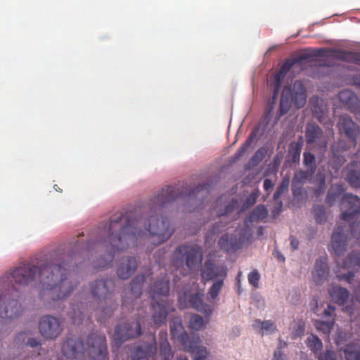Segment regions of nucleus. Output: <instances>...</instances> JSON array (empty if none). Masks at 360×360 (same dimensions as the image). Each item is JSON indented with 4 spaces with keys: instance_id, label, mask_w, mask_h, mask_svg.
I'll use <instances>...</instances> for the list:
<instances>
[{
    "instance_id": "dca6fc26",
    "label": "nucleus",
    "mask_w": 360,
    "mask_h": 360,
    "mask_svg": "<svg viewBox=\"0 0 360 360\" xmlns=\"http://www.w3.org/2000/svg\"><path fill=\"white\" fill-rule=\"evenodd\" d=\"M150 338V342H144L131 350V360H142L155 354L157 352L155 337L153 334H151Z\"/></svg>"
},
{
    "instance_id": "0e129e2a",
    "label": "nucleus",
    "mask_w": 360,
    "mask_h": 360,
    "mask_svg": "<svg viewBox=\"0 0 360 360\" xmlns=\"http://www.w3.org/2000/svg\"><path fill=\"white\" fill-rule=\"evenodd\" d=\"M290 245L292 248V249L293 250H297L298 248V246H299V241H298V240L295 237H294V236H290Z\"/></svg>"
},
{
    "instance_id": "37998d69",
    "label": "nucleus",
    "mask_w": 360,
    "mask_h": 360,
    "mask_svg": "<svg viewBox=\"0 0 360 360\" xmlns=\"http://www.w3.org/2000/svg\"><path fill=\"white\" fill-rule=\"evenodd\" d=\"M315 327L318 330L323 332L324 334H329L334 326V320L331 321H316Z\"/></svg>"
},
{
    "instance_id": "a19ab883",
    "label": "nucleus",
    "mask_w": 360,
    "mask_h": 360,
    "mask_svg": "<svg viewBox=\"0 0 360 360\" xmlns=\"http://www.w3.org/2000/svg\"><path fill=\"white\" fill-rule=\"evenodd\" d=\"M307 347L314 353L316 354L322 348L321 340L314 335H309L307 339Z\"/></svg>"
},
{
    "instance_id": "4be33fe9",
    "label": "nucleus",
    "mask_w": 360,
    "mask_h": 360,
    "mask_svg": "<svg viewBox=\"0 0 360 360\" xmlns=\"http://www.w3.org/2000/svg\"><path fill=\"white\" fill-rule=\"evenodd\" d=\"M313 115L321 122H323L327 115L328 109L323 101L318 96L313 97L310 101Z\"/></svg>"
},
{
    "instance_id": "393cba45",
    "label": "nucleus",
    "mask_w": 360,
    "mask_h": 360,
    "mask_svg": "<svg viewBox=\"0 0 360 360\" xmlns=\"http://www.w3.org/2000/svg\"><path fill=\"white\" fill-rule=\"evenodd\" d=\"M329 293L332 300L340 305L345 304L349 295V291L340 286L332 287L329 290Z\"/></svg>"
},
{
    "instance_id": "a18cd8bd",
    "label": "nucleus",
    "mask_w": 360,
    "mask_h": 360,
    "mask_svg": "<svg viewBox=\"0 0 360 360\" xmlns=\"http://www.w3.org/2000/svg\"><path fill=\"white\" fill-rule=\"evenodd\" d=\"M303 158L304 165L311 171H314L316 169V159L314 155L310 152H304Z\"/></svg>"
},
{
    "instance_id": "473e14b6",
    "label": "nucleus",
    "mask_w": 360,
    "mask_h": 360,
    "mask_svg": "<svg viewBox=\"0 0 360 360\" xmlns=\"http://www.w3.org/2000/svg\"><path fill=\"white\" fill-rule=\"evenodd\" d=\"M302 148V143L300 141L292 142L288 148V153L292 162H299Z\"/></svg>"
},
{
    "instance_id": "c85d7f7f",
    "label": "nucleus",
    "mask_w": 360,
    "mask_h": 360,
    "mask_svg": "<svg viewBox=\"0 0 360 360\" xmlns=\"http://www.w3.org/2000/svg\"><path fill=\"white\" fill-rule=\"evenodd\" d=\"M68 316L74 324H79L84 319L83 303L72 304L71 311H68Z\"/></svg>"
},
{
    "instance_id": "3c124183",
    "label": "nucleus",
    "mask_w": 360,
    "mask_h": 360,
    "mask_svg": "<svg viewBox=\"0 0 360 360\" xmlns=\"http://www.w3.org/2000/svg\"><path fill=\"white\" fill-rule=\"evenodd\" d=\"M260 279V274L257 269H254L248 274V282L255 288L259 286V281Z\"/></svg>"
},
{
    "instance_id": "a211bd4d",
    "label": "nucleus",
    "mask_w": 360,
    "mask_h": 360,
    "mask_svg": "<svg viewBox=\"0 0 360 360\" xmlns=\"http://www.w3.org/2000/svg\"><path fill=\"white\" fill-rule=\"evenodd\" d=\"M137 266L138 262L135 257H127L124 258L117 267V276L121 279H128L134 274Z\"/></svg>"
},
{
    "instance_id": "423d86ee",
    "label": "nucleus",
    "mask_w": 360,
    "mask_h": 360,
    "mask_svg": "<svg viewBox=\"0 0 360 360\" xmlns=\"http://www.w3.org/2000/svg\"><path fill=\"white\" fill-rule=\"evenodd\" d=\"M202 259V249L195 244L179 245L172 255V262L175 266H183L185 264L189 270L201 264Z\"/></svg>"
},
{
    "instance_id": "e433bc0d",
    "label": "nucleus",
    "mask_w": 360,
    "mask_h": 360,
    "mask_svg": "<svg viewBox=\"0 0 360 360\" xmlns=\"http://www.w3.org/2000/svg\"><path fill=\"white\" fill-rule=\"evenodd\" d=\"M339 58L345 62L352 63L360 65V53L344 51L340 52Z\"/></svg>"
},
{
    "instance_id": "c9c22d12",
    "label": "nucleus",
    "mask_w": 360,
    "mask_h": 360,
    "mask_svg": "<svg viewBox=\"0 0 360 360\" xmlns=\"http://www.w3.org/2000/svg\"><path fill=\"white\" fill-rule=\"evenodd\" d=\"M32 335L30 330L21 331L17 334L13 340V344L21 349H25L27 339Z\"/></svg>"
},
{
    "instance_id": "2eb2a0df",
    "label": "nucleus",
    "mask_w": 360,
    "mask_h": 360,
    "mask_svg": "<svg viewBox=\"0 0 360 360\" xmlns=\"http://www.w3.org/2000/svg\"><path fill=\"white\" fill-rule=\"evenodd\" d=\"M201 278L203 282L216 281L219 278H226L227 276V268L223 265L216 264L212 260L205 261L201 269Z\"/></svg>"
},
{
    "instance_id": "864d4df0",
    "label": "nucleus",
    "mask_w": 360,
    "mask_h": 360,
    "mask_svg": "<svg viewBox=\"0 0 360 360\" xmlns=\"http://www.w3.org/2000/svg\"><path fill=\"white\" fill-rule=\"evenodd\" d=\"M309 176V173L307 171H298L295 174L293 180H292V184H295V182L297 183H303L304 182Z\"/></svg>"
},
{
    "instance_id": "4d7b16f0",
    "label": "nucleus",
    "mask_w": 360,
    "mask_h": 360,
    "mask_svg": "<svg viewBox=\"0 0 360 360\" xmlns=\"http://www.w3.org/2000/svg\"><path fill=\"white\" fill-rule=\"evenodd\" d=\"M264 157V152L263 149L258 150L251 159L253 162H259L262 160Z\"/></svg>"
},
{
    "instance_id": "69168bd1",
    "label": "nucleus",
    "mask_w": 360,
    "mask_h": 360,
    "mask_svg": "<svg viewBox=\"0 0 360 360\" xmlns=\"http://www.w3.org/2000/svg\"><path fill=\"white\" fill-rule=\"evenodd\" d=\"M129 304V301L127 298H124L122 301V307H128V305Z\"/></svg>"
},
{
    "instance_id": "f257e3e1",
    "label": "nucleus",
    "mask_w": 360,
    "mask_h": 360,
    "mask_svg": "<svg viewBox=\"0 0 360 360\" xmlns=\"http://www.w3.org/2000/svg\"><path fill=\"white\" fill-rule=\"evenodd\" d=\"M210 185L205 184L190 190L187 193L179 187L167 186L162 188L149 202V214L143 222V218H135L132 212L120 213L112 216L108 226L107 240H96L94 245L105 243L110 246L106 258H100L94 265L95 268H106L112 266L115 252L127 249L130 245H137L139 238H143L146 232L150 233L148 242L158 245L169 239L174 231L169 229V222L161 214L162 207L178 199L188 197V200L196 205L203 202L208 193ZM94 249L93 244L88 245V252Z\"/></svg>"
},
{
    "instance_id": "6e6552de",
    "label": "nucleus",
    "mask_w": 360,
    "mask_h": 360,
    "mask_svg": "<svg viewBox=\"0 0 360 360\" xmlns=\"http://www.w3.org/2000/svg\"><path fill=\"white\" fill-rule=\"evenodd\" d=\"M86 349L82 339L77 337L67 338L61 345L62 355L58 360L80 359L84 356Z\"/></svg>"
},
{
    "instance_id": "c03bdc74",
    "label": "nucleus",
    "mask_w": 360,
    "mask_h": 360,
    "mask_svg": "<svg viewBox=\"0 0 360 360\" xmlns=\"http://www.w3.org/2000/svg\"><path fill=\"white\" fill-rule=\"evenodd\" d=\"M204 324L203 319L198 314L193 315L189 321V328L195 330H200Z\"/></svg>"
},
{
    "instance_id": "49530a36",
    "label": "nucleus",
    "mask_w": 360,
    "mask_h": 360,
    "mask_svg": "<svg viewBox=\"0 0 360 360\" xmlns=\"http://www.w3.org/2000/svg\"><path fill=\"white\" fill-rule=\"evenodd\" d=\"M314 214L316 222L322 224L326 221V214L323 206L318 205L315 207Z\"/></svg>"
},
{
    "instance_id": "b1692460",
    "label": "nucleus",
    "mask_w": 360,
    "mask_h": 360,
    "mask_svg": "<svg viewBox=\"0 0 360 360\" xmlns=\"http://www.w3.org/2000/svg\"><path fill=\"white\" fill-rule=\"evenodd\" d=\"M323 136V130L316 124H308L306 127L305 137L307 144L316 143Z\"/></svg>"
},
{
    "instance_id": "9b49d317",
    "label": "nucleus",
    "mask_w": 360,
    "mask_h": 360,
    "mask_svg": "<svg viewBox=\"0 0 360 360\" xmlns=\"http://www.w3.org/2000/svg\"><path fill=\"white\" fill-rule=\"evenodd\" d=\"M38 328L41 336L47 340L56 339L63 330V326L58 319L51 315L41 317Z\"/></svg>"
},
{
    "instance_id": "f3484780",
    "label": "nucleus",
    "mask_w": 360,
    "mask_h": 360,
    "mask_svg": "<svg viewBox=\"0 0 360 360\" xmlns=\"http://www.w3.org/2000/svg\"><path fill=\"white\" fill-rule=\"evenodd\" d=\"M343 226H338L331 237V248L336 255H342L347 245V236Z\"/></svg>"
},
{
    "instance_id": "4c0bfd02",
    "label": "nucleus",
    "mask_w": 360,
    "mask_h": 360,
    "mask_svg": "<svg viewBox=\"0 0 360 360\" xmlns=\"http://www.w3.org/2000/svg\"><path fill=\"white\" fill-rule=\"evenodd\" d=\"M360 266V255L357 252L349 253L344 261V268L356 269Z\"/></svg>"
},
{
    "instance_id": "f704fd0d",
    "label": "nucleus",
    "mask_w": 360,
    "mask_h": 360,
    "mask_svg": "<svg viewBox=\"0 0 360 360\" xmlns=\"http://www.w3.org/2000/svg\"><path fill=\"white\" fill-rule=\"evenodd\" d=\"M284 78L278 74H274L271 79V88L272 90V101L274 102L278 96Z\"/></svg>"
},
{
    "instance_id": "774afa93",
    "label": "nucleus",
    "mask_w": 360,
    "mask_h": 360,
    "mask_svg": "<svg viewBox=\"0 0 360 360\" xmlns=\"http://www.w3.org/2000/svg\"><path fill=\"white\" fill-rule=\"evenodd\" d=\"M356 296L357 300L360 302V285L359 286L357 290L356 291Z\"/></svg>"
},
{
    "instance_id": "6e6d98bb",
    "label": "nucleus",
    "mask_w": 360,
    "mask_h": 360,
    "mask_svg": "<svg viewBox=\"0 0 360 360\" xmlns=\"http://www.w3.org/2000/svg\"><path fill=\"white\" fill-rule=\"evenodd\" d=\"M41 346V342L35 338H32V335L27 339L26 342V345L25 346V349L27 347H30L32 348H37Z\"/></svg>"
},
{
    "instance_id": "0eeeda50",
    "label": "nucleus",
    "mask_w": 360,
    "mask_h": 360,
    "mask_svg": "<svg viewBox=\"0 0 360 360\" xmlns=\"http://www.w3.org/2000/svg\"><path fill=\"white\" fill-rule=\"evenodd\" d=\"M141 335V323L138 319H136L118 324L115 328L112 338L116 347H119L124 342L136 338Z\"/></svg>"
},
{
    "instance_id": "680f3d73",
    "label": "nucleus",
    "mask_w": 360,
    "mask_h": 360,
    "mask_svg": "<svg viewBox=\"0 0 360 360\" xmlns=\"http://www.w3.org/2000/svg\"><path fill=\"white\" fill-rule=\"evenodd\" d=\"M324 190H325V179L321 178L320 179L319 188L316 190L315 193L317 196H319L324 192Z\"/></svg>"
},
{
    "instance_id": "4468645a",
    "label": "nucleus",
    "mask_w": 360,
    "mask_h": 360,
    "mask_svg": "<svg viewBox=\"0 0 360 360\" xmlns=\"http://www.w3.org/2000/svg\"><path fill=\"white\" fill-rule=\"evenodd\" d=\"M337 125L340 134H345L350 140L348 148L355 147L360 134L359 127L347 115L340 116Z\"/></svg>"
},
{
    "instance_id": "052dcab7",
    "label": "nucleus",
    "mask_w": 360,
    "mask_h": 360,
    "mask_svg": "<svg viewBox=\"0 0 360 360\" xmlns=\"http://www.w3.org/2000/svg\"><path fill=\"white\" fill-rule=\"evenodd\" d=\"M335 307L329 304L328 307L324 309L323 314L326 316H333L335 314Z\"/></svg>"
},
{
    "instance_id": "5fc2aeb1",
    "label": "nucleus",
    "mask_w": 360,
    "mask_h": 360,
    "mask_svg": "<svg viewBox=\"0 0 360 360\" xmlns=\"http://www.w3.org/2000/svg\"><path fill=\"white\" fill-rule=\"evenodd\" d=\"M228 240H229L228 235H225L220 238V240L219 241V244L221 249H224L226 251H230L232 249V245H229L228 244Z\"/></svg>"
},
{
    "instance_id": "e2e57ef3",
    "label": "nucleus",
    "mask_w": 360,
    "mask_h": 360,
    "mask_svg": "<svg viewBox=\"0 0 360 360\" xmlns=\"http://www.w3.org/2000/svg\"><path fill=\"white\" fill-rule=\"evenodd\" d=\"M274 187V184L272 182V181L269 179H264V189L266 191V192H269L270 191L272 190Z\"/></svg>"
},
{
    "instance_id": "c756f323",
    "label": "nucleus",
    "mask_w": 360,
    "mask_h": 360,
    "mask_svg": "<svg viewBox=\"0 0 360 360\" xmlns=\"http://www.w3.org/2000/svg\"><path fill=\"white\" fill-rule=\"evenodd\" d=\"M346 148H344L342 151H339V150L335 146L333 147V158L331 160V164L334 168H340L346 162Z\"/></svg>"
},
{
    "instance_id": "bf43d9fd",
    "label": "nucleus",
    "mask_w": 360,
    "mask_h": 360,
    "mask_svg": "<svg viewBox=\"0 0 360 360\" xmlns=\"http://www.w3.org/2000/svg\"><path fill=\"white\" fill-rule=\"evenodd\" d=\"M281 347H282V345L281 343L278 349L274 352L272 360H285V357L283 356V354L281 351Z\"/></svg>"
},
{
    "instance_id": "f03ea898",
    "label": "nucleus",
    "mask_w": 360,
    "mask_h": 360,
    "mask_svg": "<svg viewBox=\"0 0 360 360\" xmlns=\"http://www.w3.org/2000/svg\"><path fill=\"white\" fill-rule=\"evenodd\" d=\"M67 260L75 256L49 252L37 257L34 261L20 264L0 279V319H13L19 316L22 308L15 299L20 287L39 281L42 285L40 297L58 301L69 295L75 285L70 281L71 266Z\"/></svg>"
},
{
    "instance_id": "58836bf2",
    "label": "nucleus",
    "mask_w": 360,
    "mask_h": 360,
    "mask_svg": "<svg viewBox=\"0 0 360 360\" xmlns=\"http://www.w3.org/2000/svg\"><path fill=\"white\" fill-rule=\"evenodd\" d=\"M349 185L354 188H360V171L350 169L347 172L345 177Z\"/></svg>"
},
{
    "instance_id": "7ed1b4c3",
    "label": "nucleus",
    "mask_w": 360,
    "mask_h": 360,
    "mask_svg": "<svg viewBox=\"0 0 360 360\" xmlns=\"http://www.w3.org/2000/svg\"><path fill=\"white\" fill-rule=\"evenodd\" d=\"M115 285L112 279L96 280L90 286V292L102 308L98 317L100 322L110 317L117 307L115 295Z\"/></svg>"
},
{
    "instance_id": "338daca9",
    "label": "nucleus",
    "mask_w": 360,
    "mask_h": 360,
    "mask_svg": "<svg viewBox=\"0 0 360 360\" xmlns=\"http://www.w3.org/2000/svg\"><path fill=\"white\" fill-rule=\"evenodd\" d=\"M354 84L360 88V75L354 79Z\"/></svg>"
},
{
    "instance_id": "aec40b11",
    "label": "nucleus",
    "mask_w": 360,
    "mask_h": 360,
    "mask_svg": "<svg viewBox=\"0 0 360 360\" xmlns=\"http://www.w3.org/2000/svg\"><path fill=\"white\" fill-rule=\"evenodd\" d=\"M339 98L352 112L355 115L360 114V101L354 93L349 90H343L340 92Z\"/></svg>"
},
{
    "instance_id": "f8f14e48",
    "label": "nucleus",
    "mask_w": 360,
    "mask_h": 360,
    "mask_svg": "<svg viewBox=\"0 0 360 360\" xmlns=\"http://www.w3.org/2000/svg\"><path fill=\"white\" fill-rule=\"evenodd\" d=\"M325 52V49L306 50L304 52L300 53L296 57L292 59H287L286 60H285L283 65L279 68L278 71L276 72V74L285 78V75L295 65L301 64L302 63L303 61L312 57L323 56Z\"/></svg>"
},
{
    "instance_id": "de8ad7c7",
    "label": "nucleus",
    "mask_w": 360,
    "mask_h": 360,
    "mask_svg": "<svg viewBox=\"0 0 360 360\" xmlns=\"http://www.w3.org/2000/svg\"><path fill=\"white\" fill-rule=\"evenodd\" d=\"M238 205V200L235 198L231 199L225 206L224 210L217 211V215L219 217H224L228 215Z\"/></svg>"
},
{
    "instance_id": "cd10ccee",
    "label": "nucleus",
    "mask_w": 360,
    "mask_h": 360,
    "mask_svg": "<svg viewBox=\"0 0 360 360\" xmlns=\"http://www.w3.org/2000/svg\"><path fill=\"white\" fill-rule=\"evenodd\" d=\"M344 191L343 186L340 184H334L330 186L326 197V202L329 206H332L339 199Z\"/></svg>"
},
{
    "instance_id": "09e8293b",
    "label": "nucleus",
    "mask_w": 360,
    "mask_h": 360,
    "mask_svg": "<svg viewBox=\"0 0 360 360\" xmlns=\"http://www.w3.org/2000/svg\"><path fill=\"white\" fill-rule=\"evenodd\" d=\"M258 198V193L256 192H252L250 193V195L246 198L245 202L243 205L242 208L240 209V212L245 211L252 206H253Z\"/></svg>"
},
{
    "instance_id": "39448f33",
    "label": "nucleus",
    "mask_w": 360,
    "mask_h": 360,
    "mask_svg": "<svg viewBox=\"0 0 360 360\" xmlns=\"http://www.w3.org/2000/svg\"><path fill=\"white\" fill-rule=\"evenodd\" d=\"M170 333L172 338L181 344L185 351L191 353L194 360L206 359L208 352L205 347L199 345L200 338L191 340L180 321L173 322Z\"/></svg>"
},
{
    "instance_id": "6ab92c4d",
    "label": "nucleus",
    "mask_w": 360,
    "mask_h": 360,
    "mask_svg": "<svg viewBox=\"0 0 360 360\" xmlns=\"http://www.w3.org/2000/svg\"><path fill=\"white\" fill-rule=\"evenodd\" d=\"M327 260V257H320L316 261L314 271L312 274L314 281L318 285L322 284L329 274Z\"/></svg>"
},
{
    "instance_id": "9d476101",
    "label": "nucleus",
    "mask_w": 360,
    "mask_h": 360,
    "mask_svg": "<svg viewBox=\"0 0 360 360\" xmlns=\"http://www.w3.org/2000/svg\"><path fill=\"white\" fill-rule=\"evenodd\" d=\"M341 219L347 221H353L357 219L360 214V198L352 193H345L340 201Z\"/></svg>"
},
{
    "instance_id": "1a4fd4ad",
    "label": "nucleus",
    "mask_w": 360,
    "mask_h": 360,
    "mask_svg": "<svg viewBox=\"0 0 360 360\" xmlns=\"http://www.w3.org/2000/svg\"><path fill=\"white\" fill-rule=\"evenodd\" d=\"M86 352L93 360H107L108 349L104 335L91 333L88 336Z\"/></svg>"
},
{
    "instance_id": "72a5a7b5",
    "label": "nucleus",
    "mask_w": 360,
    "mask_h": 360,
    "mask_svg": "<svg viewBox=\"0 0 360 360\" xmlns=\"http://www.w3.org/2000/svg\"><path fill=\"white\" fill-rule=\"evenodd\" d=\"M344 353L346 360H360V348L355 344L347 345Z\"/></svg>"
},
{
    "instance_id": "8fccbe9b",
    "label": "nucleus",
    "mask_w": 360,
    "mask_h": 360,
    "mask_svg": "<svg viewBox=\"0 0 360 360\" xmlns=\"http://www.w3.org/2000/svg\"><path fill=\"white\" fill-rule=\"evenodd\" d=\"M289 185V180L287 179H283L282 182L279 185V186L277 188L276 191H275L274 194V199L277 200L281 198V196L288 190Z\"/></svg>"
},
{
    "instance_id": "412c9836",
    "label": "nucleus",
    "mask_w": 360,
    "mask_h": 360,
    "mask_svg": "<svg viewBox=\"0 0 360 360\" xmlns=\"http://www.w3.org/2000/svg\"><path fill=\"white\" fill-rule=\"evenodd\" d=\"M291 101H294L297 108L304 106L307 101V93L304 85L300 81H295L293 85V91L290 96Z\"/></svg>"
},
{
    "instance_id": "603ef678",
    "label": "nucleus",
    "mask_w": 360,
    "mask_h": 360,
    "mask_svg": "<svg viewBox=\"0 0 360 360\" xmlns=\"http://www.w3.org/2000/svg\"><path fill=\"white\" fill-rule=\"evenodd\" d=\"M318 360H338V358L335 352L327 349L318 356Z\"/></svg>"
},
{
    "instance_id": "ddd939ff",
    "label": "nucleus",
    "mask_w": 360,
    "mask_h": 360,
    "mask_svg": "<svg viewBox=\"0 0 360 360\" xmlns=\"http://www.w3.org/2000/svg\"><path fill=\"white\" fill-rule=\"evenodd\" d=\"M204 293L202 292H198L191 295L184 294V296L179 297V304L182 309L192 307L195 310L202 312H211V309L209 305L203 302Z\"/></svg>"
},
{
    "instance_id": "ea45409f",
    "label": "nucleus",
    "mask_w": 360,
    "mask_h": 360,
    "mask_svg": "<svg viewBox=\"0 0 360 360\" xmlns=\"http://www.w3.org/2000/svg\"><path fill=\"white\" fill-rule=\"evenodd\" d=\"M226 278H219L214 281V283L208 290V295L211 299L214 300L219 295L224 286V282Z\"/></svg>"
},
{
    "instance_id": "79ce46f5",
    "label": "nucleus",
    "mask_w": 360,
    "mask_h": 360,
    "mask_svg": "<svg viewBox=\"0 0 360 360\" xmlns=\"http://www.w3.org/2000/svg\"><path fill=\"white\" fill-rule=\"evenodd\" d=\"M252 326L255 329H262L266 331H275L276 330L274 323L270 320L264 321H262L259 319L255 320L252 324Z\"/></svg>"
},
{
    "instance_id": "a878e982",
    "label": "nucleus",
    "mask_w": 360,
    "mask_h": 360,
    "mask_svg": "<svg viewBox=\"0 0 360 360\" xmlns=\"http://www.w3.org/2000/svg\"><path fill=\"white\" fill-rule=\"evenodd\" d=\"M146 281L144 275H138L136 276L130 283L129 293L131 297L129 300L133 301L138 299L141 295L143 284Z\"/></svg>"
},
{
    "instance_id": "13d9d810",
    "label": "nucleus",
    "mask_w": 360,
    "mask_h": 360,
    "mask_svg": "<svg viewBox=\"0 0 360 360\" xmlns=\"http://www.w3.org/2000/svg\"><path fill=\"white\" fill-rule=\"evenodd\" d=\"M338 277L339 280H345L348 283H351L354 279V273L353 271H349L347 274H343L341 276H338Z\"/></svg>"
},
{
    "instance_id": "7c9ffc66",
    "label": "nucleus",
    "mask_w": 360,
    "mask_h": 360,
    "mask_svg": "<svg viewBox=\"0 0 360 360\" xmlns=\"http://www.w3.org/2000/svg\"><path fill=\"white\" fill-rule=\"evenodd\" d=\"M268 211L264 205L257 206L249 216L250 222L260 221L266 218Z\"/></svg>"
},
{
    "instance_id": "20e7f679",
    "label": "nucleus",
    "mask_w": 360,
    "mask_h": 360,
    "mask_svg": "<svg viewBox=\"0 0 360 360\" xmlns=\"http://www.w3.org/2000/svg\"><path fill=\"white\" fill-rule=\"evenodd\" d=\"M169 278L165 275L161 279L156 281L150 288V297L153 301L152 304V319L157 326L163 324L167 316V309L169 308L168 300L160 298L167 297L169 292Z\"/></svg>"
},
{
    "instance_id": "bb28decb",
    "label": "nucleus",
    "mask_w": 360,
    "mask_h": 360,
    "mask_svg": "<svg viewBox=\"0 0 360 360\" xmlns=\"http://www.w3.org/2000/svg\"><path fill=\"white\" fill-rule=\"evenodd\" d=\"M167 335L166 332H160V338L162 339L160 345V354L162 360H170L173 356L171 347L167 340Z\"/></svg>"
},
{
    "instance_id": "2f4dec72",
    "label": "nucleus",
    "mask_w": 360,
    "mask_h": 360,
    "mask_svg": "<svg viewBox=\"0 0 360 360\" xmlns=\"http://www.w3.org/2000/svg\"><path fill=\"white\" fill-rule=\"evenodd\" d=\"M257 133V128H255L252 131L249 137L245 140V141L241 145V146L238 149L237 152L235 153L236 159H239L246 153L248 148L251 146L254 139L256 138Z\"/></svg>"
},
{
    "instance_id": "5701e85b",
    "label": "nucleus",
    "mask_w": 360,
    "mask_h": 360,
    "mask_svg": "<svg viewBox=\"0 0 360 360\" xmlns=\"http://www.w3.org/2000/svg\"><path fill=\"white\" fill-rule=\"evenodd\" d=\"M290 94L291 88L289 86H285L280 100L279 108L276 115L277 119H279L289 111L292 103L290 98Z\"/></svg>"
}]
</instances>
